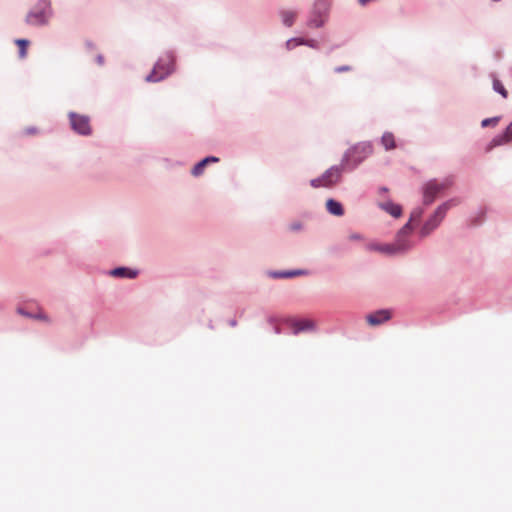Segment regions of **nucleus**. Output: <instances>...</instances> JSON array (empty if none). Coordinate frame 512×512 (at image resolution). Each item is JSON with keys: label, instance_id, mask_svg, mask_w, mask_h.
Listing matches in <instances>:
<instances>
[{"label": "nucleus", "instance_id": "obj_16", "mask_svg": "<svg viewBox=\"0 0 512 512\" xmlns=\"http://www.w3.org/2000/svg\"><path fill=\"white\" fill-rule=\"evenodd\" d=\"M219 161V158L215 156H208L201 161H199L191 170L193 176L198 177L203 174L205 167L209 163H216Z\"/></svg>", "mask_w": 512, "mask_h": 512}, {"label": "nucleus", "instance_id": "obj_11", "mask_svg": "<svg viewBox=\"0 0 512 512\" xmlns=\"http://www.w3.org/2000/svg\"><path fill=\"white\" fill-rule=\"evenodd\" d=\"M392 318V311L390 309H379L368 313L365 316L367 324L371 327L381 326Z\"/></svg>", "mask_w": 512, "mask_h": 512}, {"label": "nucleus", "instance_id": "obj_2", "mask_svg": "<svg viewBox=\"0 0 512 512\" xmlns=\"http://www.w3.org/2000/svg\"><path fill=\"white\" fill-rule=\"evenodd\" d=\"M372 153L373 145L370 141L360 142L344 153L342 157V166H347V170L352 171Z\"/></svg>", "mask_w": 512, "mask_h": 512}, {"label": "nucleus", "instance_id": "obj_29", "mask_svg": "<svg viewBox=\"0 0 512 512\" xmlns=\"http://www.w3.org/2000/svg\"><path fill=\"white\" fill-rule=\"evenodd\" d=\"M349 239L353 241L363 240V236L361 234L354 233L349 236Z\"/></svg>", "mask_w": 512, "mask_h": 512}, {"label": "nucleus", "instance_id": "obj_26", "mask_svg": "<svg viewBox=\"0 0 512 512\" xmlns=\"http://www.w3.org/2000/svg\"><path fill=\"white\" fill-rule=\"evenodd\" d=\"M499 121V117H492V118H486L484 120H482L481 122V126L484 128V127H488L490 125H496Z\"/></svg>", "mask_w": 512, "mask_h": 512}, {"label": "nucleus", "instance_id": "obj_7", "mask_svg": "<svg viewBox=\"0 0 512 512\" xmlns=\"http://www.w3.org/2000/svg\"><path fill=\"white\" fill-rule=\"evenodd\" d=\"M344 169H347V166H342V162L340 165H334L327 169L321 177L312 179L310 184L314 188L331 187L340 181Z\"/></svg>", "mask_w": 512, "mask_h": 512}, {"label": "nucleus", "instance_id": "obj_28", "mask_svg": "<svg viewBox=\"0 0 512 512\" xmlns=\"http://www.w3.org/2000/svg\"><path fill=\"white\" fill-rule=\"evenodd\" d=\"M350 70H351V67L348 66V65L338 66V67L335 68V72L336 73L347 72V71H350Z\"/></svg>", "mask_w": 512, "mask_h": 512}, {"label": "nucleus", "instance_id": "obj_10", "mask_svg": "<svg viewBox=\"0 0 512 512\" xmlns=\"http://www.w3.org/2000/svg\"><path fill=\"white\" fill-rule=\"evenodd\" d=\"M284 323L291 329L292 334L315 330V323L308 318H286Z\"/></svg>", "mask_w": 512, "mask_h": 512}, {"label": "nucleus", "instance_id": "obj_5", "mask_svg": "<svg viewBox=\"0 0 512 512\" xmlns=\"http://www.w3.org/2000/svg\"><path fill=\"white\" fill-rule=\"evenodd\" d=\"M330 0H314L306 25L309 28H321L329 19Z\"/></svg>", "mask_w": 512, "mask_h": 512}, {"label": "nucleus", "instance_id": "obj_12", "mask_svg": "<svg viewBox=\"0 0 512 512\" xmlns=\"http://www.w3.org/2000/svg\"><path fill=\"white\" fill-rule=\"evenodd\" d=\"M368 249L371 251L380 252V253L388 255V256L400 255V253L396 249L394 243H386V244L372 243V244L368 245Z\"/></svg>", "mask_w": 512, "mask_h": 512}, {"label": "nucleus", "instance_id": "obj_22", "mask_svg": "<svg viewBox=\"0 0 512 512\" xmlns=\"http://www.w3.org/2000/svg\"><path fill=\"white\" fill-rule=\"evenodd\" d=\"M15 43L19 46V57L21 59L26 57L27 54V46L29 44V40L27 39H17Z\"/></svg>", "mask_w": 512, "mask_h": 512}, {"label": "nucleus", "instance_id": "obj_23", "mask_svg": "<svg viewBox=\"0 0 512 512\" xmlns=\"http://www.w3.org/2000/svg\"><path fill=\"white\" fill-rule=\"evenodd\" d=\"M423 214H424V209L421 207H416L412 210L408 221H410V224L412 223V221H418V220H420V218L422 217Z\"/></svg>", "mask_w": 512, "mask_h": 512}, {"label": "nucleus", "instance_id": "obj_9", "mask_svg": "<svg viewBox=\"0 0 512 512\" xmlns=\"http://www.w3.org/2000/svg\"><path fill=\"white\" fill-rule=\"evenodd\" d=\"M70 125L76 133L87 136L91 134V126L89 117L80 115L75 112L69 113Z\"/></svg>", "mask_w": 512, "mask_h": 512}, {"label": "nucleus", "instance_id": "obj_18", "mask_svg": "<svg viewBox=\"0 0 512 512\" xmlns=\"http://www.w3.org/2000/svg\"><path fill=\"white\" fill-rule=\"evenodd\" d=\"M326 209L327 211L334 215V216H343L344 215V209L342 204L339 201H336L334 199H328L326 202Z\"/></svg>", "mask_w": 512, "mask_h": 512}, {"label": "nucleus", "instance_id": "obj_20", "mask_svg": "<svg viewBox=\"0 0 512 512\" xmlns=\"http://www.w3.org/2000/svg\"><path fill=\"white\" fill-rule=\"evenodd\" d=\"M284 320L285 319H281L280 317H278L276 315H269L266 318V323L268 324V326L272 329V331L275 334H280L281 333V329L279 327V324L281 322H284Z\"/></svg>", "mask_w": 512, "mask_h": 512}, {"label": "nucleus", "instance_id": "obj_4", "mask_svg": "<svg viewBox=\"0 0 512 512\" xmlns=\"http://www.w3.org/2000/svg\"><path fill=\"white\" fill-rule=\"evenodd\" d=\"M174 69L175 56L172 51H168L157 60L151 73L146 76V81L159 82L169 76Z\"/></svg>", "mask_w": 512, "mask_h": 512}, {"label": "nucleus", "instance_id": "obj_15", "mask_svg": "<svg viewBox=\"0 0 512 512\" xmlns=\"http://www.w3.org/2000/svg\"><path fill=\"white\" fill-rule=\"evenodd\" d=\"M379 207L394 218H399L402 215V207L390 200L380 203Z\"/></svg>", "mask_w": 512, "mask_h": 512}, {"label": "nucleus", "instance_id": "obj_31", "mask_svg": "<svg viewBox=\"0 0 512 512\" xmlns=\"http://www.w3.org/2000/svg\"><path fill=\"white\" fill-rule=\"evenodd\" d=\"M96 60H97V63H98L99 65H103V63H104V57H103L102 55H98V56L96 57Z\"/></svg>", "mask_w": 512, "mask_h": 512}, {"label": "nucleus", "instance_id": "obj_6", "mask_svg": "<svg viewBox=\"0 0 512 512\" xmlns=\"http://www.w3.org/2000/svg\"><path fill=\"white\" fill-rule=\"evenodd\" d=\"M453 185L451 177H446L442 180L430 179L422 186V201L426 206L431 205L436 197L450 188Z\"/></svg>", "mask_w": 512, "mask_h": 512}, {"label": "nucleus", "instance_id": "obj_30", "mask_svg": "<svg viewBox=\"0 0 512 512\" xmlns=\"http://www.w3.org/2000/svg\"><path fill=\"white\" fill-rule=\"evenodd\" d=\"M302 229V224L301 223H293L291 225V230L293 231H298V230H301Z\"/></svg>", "mask_w": 512, "mask_h": 512}, {"label": "nucleus", "instance_id": "obj_34", "mask_svg": "<svg viewBox=\"0 0 512 512\" xmlns=\"http://www.w3.org/2000/svg\"><path fill=\"white\" fill-rule=\"evenodd\" d=\"M381 190H382V192H385V191H387V188L383 187Z\"/></svg>", "mask_w": 512, "mask_h": 512}, {"label": "nucleus", "instance_id": "obj_8", "mask_svg": "<svg viewBox=\"0 0 512 512\" xmlns=\"http://www.w3.org/2000/svg\"><path fill=\"white\" fill-rule=\"evenodd\" d=\"M413 225L408 221L397 233L394 240V245L400 254L407 253L413 247V241L410 235L413 232Z\"/></svg>", "mask_w": 512, "mask_h": 512}, {"label": "nucleus", "instance_id": "obj_3", "mask_svg": "<svg viewBox=\"0 0 512 512\" xmlns=\"http://www.w3.org/2000/svg\"><path fill=\"white\" fill-rule=\"evenodd\" d=\"M456 204V199H449L440 204L422 224L419 230V237L425 238L429 236L433 231H435L444 220L448 210Z\"/></svg>", "mask_w": 512, "mask_h": 512}, {"label": "nucleus", "instance_id": "obj_25", "mask_svg": "<svg viewBox=\"0 0 512 512\" xmlns=\"http://www.w3.org/2000/svg\"><path fill=\"white\" fill-rule=\"evenodd\" d=\"M304 43V38H290L286 41V48L291 50L296 46L302 45Z\"/></svg>", "mask_w": 512, "mask_h": 512}, {"label": "nucleus", "instance_id": "obj_14", "mask_svg": "<svg viewBox=\"0 0 512 512\" xmlns=\"http://www.w3.org/2000/svg\"><path fill=\"white\" fill-rule=\"evenodd\" d=\"M511 140H512V122L508 125V127L506 128V130L503 133L496 135L492 139L491 146L495 147V146L504 145V144L510 142Z\"/></svg>", "mask_w": 512, "mask_h": 512}, {"label": "nucleus", "instance_id": "obj_13", "mask_svg": "<svg viewBox=\"0 0 512 512\" xmlns=\"http://www.w3.org/2000/svg\"><path fill=\"white\" fill-rule=\"evenodd\" d=\"M139 274V271L137 269H132L129 267H117L112 270H110L109 275L113 277L118 278H125V279H135Z\"/></svg>", "mask_w": 512, "mask_h": 512}, {"label": "nucleus", "instance_id": "obj_21", "mask_svg": "<svg viewBox=\"0 0 512 512\" xmlns=\"http://www.w3.org/2000/svg\"><path fill=\"white\" fill-rule=\"evenodd\" d=\"M381 144L385 150H392L396 147L394 135L391 132H385L381 137Z\"/></svg>", "mask_w": 512, "mask_h": 512}, {"label": "nucleus", "instance_id": "obj_19", "mask_svg": "<svg viewBox=\"0 0 512 512\" xmlns=\"http://www.w3.org/2000/svg\"><path fill=\"white\" fill-rule=\"evenodd\" d=\"M279 15L281 17L282 24L286 27H291L294 24L298 13L294 10H281Z\"/></svg>", "mask_w": 512, "mask_h": 512}, {"label": "nucleus", "instance_id": "obj_32", "mask_svg": "<svg viewBox=\"0 0 512 512\" xmlns=\"http://www.w3.org/2000/svg\"><path fill=\"white\" fill-rule=\"evenodd\" d=\"M229 325H230L231 327H235V326L237 325V321H236L235 319H231V320L229 321Z\"/></svg>", "mask_w": 512, "mask_h": 512}, {"label": "nucleus", "instance_id": "obj_1", "mask_svg": "<svg viewBox=\"0 0 512 512\" xmlns=\"http://www.w3.org/2000/svg\"><path fill=\"white\" fill-rule=\"evenodd\" d=\"M54 16L51 0H37L27 12L24 22L30 27L48 26Z\"/></svg>", "mask_w": 512, "mask_h": 512}, {"label": "nucleus", "instance_id": "obj_27", "mask_svg": "<svg viewBox=\"0 0 512 512\" xmlns=\"http://www.w3.org/2000/svg\"><path fill=\"white\" fill-rule=\"evenodd\" d=\"M302 45H306L308 47H311L313 49H317L318 48V42L314 39H304V43H302Z\"/></svg>", "mask_w": 512, "mask_h": 512}, {"label": "nucleus", "instance_id": "obj_17", "mask_svg": "<svg viewBox=\"0 0 512 512\" xmlns=\"http://www.w3.org/2000/svg\"><path fill=\"white\" fill-rule=\"evenodd\" d=\"M306 271L304 270H287V271H269L268 275L271 278L279 279V278H291L295 276L305 275Z\"/></svg>", "mask_w": 512, "mask_h": 512}, {"label": "nucleus", "instance_id": "obj_33", "mask_svg": "<svg viewBox=\"0 0 512 512\" xmlns=\"http://www.w3.org/2000/svg\"><path fill=\"white\" fill-rule=\"evenodd\" d=\"M34 131H35V129H34V128H30V129H28V130H27V133H29V134H30V133H34Z\"/></svg>", "mask_w": 512, "mask_h": 512}, {"label": "nucleus", "instance_id": "obj_24", "mask_svg": "<svg viewBox=\"0 0 512 512\" xmlns=\"http://www.w3.org/2000/svg\"><path fill=\"white\" fill-rule=\"evenodd\" d=\"M493 89L495 92L501 94L504 98L507 97V91L504 88L503 84L498 79H494Z\"/></svg>", "mask_w": 512, "mask_h": 512}]
</instances>
